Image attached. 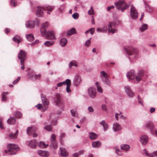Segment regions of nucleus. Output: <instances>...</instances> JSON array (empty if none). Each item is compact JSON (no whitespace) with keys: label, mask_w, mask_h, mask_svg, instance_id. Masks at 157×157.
Listing matches in <instances>:
<instances>
[{"label":"nucleus","mask_w":157,"mask_h":157,"mask_svg":"<svg viewBox=\"0 0 157 157\" xmlns=\"http://www.w3.org/2000/svg\"><path fill=\"white\" fill-rule=\"evenodd\" d=\"M82 81L80 76L78 74H76L73 80V83L75 86H77L79 85Z\"/></svg>","instance_id":"9d476101"},{"label":"nucleus","mask_w":157,"mask_h":157,"mask_svg":"<svg viewBox=\"0 0 157 157\" xmlns=\"http://www.w3.org/2000/svg\"><path fill=\"white\" fill-rule=\"evenodd\" d=\"M115 150L116 153L117 154V155L119 156H121L122 155V153L120 149L117 148V147H116L115 148Z\"/></svg>","instance_id":"49530a36"},{"label":"nucleus","mask_w":157,"mask_h":157,"mask_svg":"<svg viewBox=\"0 0 157 157\" xmlns=\"http://www.w3.org/2000/svg\"><path fill=\"white\" fill-rule=\"evenodd\" d=\"M38 155L41 156L47 157L50 155L49 152L47 151H45L42 150H39L38 151Z\"/></svg>","instance_id":"a211bd4d"},{"label":"nucleus","mask_w":157,"mask_h":157,"mask_svg":"<svg viewBox=\"0 0 157 157\" xmlns=\"http://www.w3.org/2000/svg\"><path fill=\"white\" fill-rule=\"evenodd\" d=\"M48 144H46L44 142L40 141L39 142V146L41 148H45L47 147Z\"/></svg>","instance_id":"79ce46f5"},{"label":"nucleus","mask_w":157,"mask_h":157,"mask_svg":"<svg viewBox=\"0 0 157 157\" xmlns=\"http://www.w3.org/2000/svg\"><path fill=\"white\" fill-rule=\"evenodd\" d=\"M49 25V24L47 21L42 24L40 29L41 34L43 36L47 38V39H55L56 37L54 35L53 32L47 31L46 29Z\"/></svg>","instance_id":"f257e3e1"},{"label":"nucleus","mask_w":157,"mask_h":157,"mask_svg":"<svg viewBox=\"0 0 157 157\" xmlns=\"http://www.w3.org/2000/svg\"><path fill=\"white\" fill-rule=\"evenodd\" d=\"M101 109L102 110L106 111L107 110L106 105L105 104L102 105H101Z\"/></svg>","instance_id":"69168bd1"},{"label":"nucleus","mask_w":157,"mask_h":157,"mask_svg":"<svg viewBox=\"0 0 157 157\" xmlns=\"http://www.w3.org/2000/svg\"><path fill=\"white\" fill-rule=\"evenodd\" d=\"M44 129L49 131H51L52 130V127L50 125H47L44 127Z\"/></svg>","instance_id":"de8ad7c7"},{"label":"nucleus","mask_w":157,"mask_h":157,"mask_svg":"<svg viewBox=\"0 0 157 157\" xmlns=\"http://www.w3.org/2000/svg\"><path fill=\"white\" fill-rule=\"evenodd\" d=\"M124 90L128 96L129 97L132 98L134 95L133 92L131 90L130 87L128 86H126L124 87Z\"/></svg>","instance_id":"2eb2a0df"},{"label":"nucleus","mask_w":157,"mask_h":157,"mask_svg":"<svg viewBox=\"0 0 157 157\" xmlns=\"http://www.w3.org/2000/svg\"><path fill=\"white\" fill-rule=\"evenodd\" d=\"M144 71L140 70L137 73V75L135 76V79L136 81L139 82L142 80L144 76Z\"/></svg>","instance_id":"9b49d317"},{"label":"nucleus","mask_w":157,"mask_h":157,"mask_svg":"<svg viewBox=\"0 0 157 157\" xmlns=\"http://www.w3.org/2000/svg\"><path fill=\"white\" fill-rule=\"evenodd\" d=\"M148 25L147 24H143L140 28V30L141 32H143L144 31L147 30L148 28Z\"/></svg>","instance_id":"e433bc0d"},{"label":"nucleus","mask_w":157,"mask_h":157,"mask_svg":"<svg viewBox=\"0 0 157 157\" xmlns=\"http://www.w3.org/2000/svg\"><path fill=\"white\" fill-rule=\"evenodd\" d=\"M55 102L56 103V105L58 106L61 109L63 110L64 108V105L63 102L61 100V96L57 94L56 95L55 98Z\"/></svg>","instance_id":"0eeeda50"},{"label":"nucleus","mask_w":157,"mask_h":157,"mask_svg":"<svg viewBox=\"0 0 157 157\" xmlns=\"http://www.w3.org/2000/svg\"><path fill=\"white\" fill-rule=\"evenodd\" d=\"M95 29L94 28H92L85 32L86 34H88L90 33L91 35H93Z\"/></svg>","instance_id":"c9c22d12"},{"label":"nucleus","mask_w":157,"mask_h":157,"mask_svg":"<svg viewBox=\"0 0 157 157\" xmlns=\"http://www.w3.org/2000/svg\"><path fill=\"white\" fill-rule=\"evenodd\" d=\"M66 84L67 85L66 91L67 93L71 92L70 87L71 84V80L70 79H67L66 80Z\"/></svg>","instance_id":"4be33fe9"},{"label":"nucleus","mask_w":157,"mask_h":157,"mask_svg":"<svg viewBox=\"0 0 157 157\" xmlns=\"http://www.w3.org/2000/svg\"><path fill=\"white\" fill-rule=\"evenodd\" d=\"M20 77H19L16 79L15 80H14L13 82V84H16L17 83V82L20 80Z\"/></svg>","instance_id":"338daca9"},{"label":"nucleus","mask_w":157,"mask_h":157,"mask_svg":"<svg viewBox=\"0 0 157 157\" xmlns=\"http://www.w3.org/2000/svg\"><path fill=\"white\" fill-rule=\"evenodd\" d=\"M95 84L97 86L98 92L101 93H102L103 90L99 85V82H96L95 83Z\"/></svg>","instance_id":"4c0bfd02"},{"label":"nucleus","mask_w":157,"mask_h":157,"mask_svg":"<svg viewBox=\"0 0 157 157\" xmlns=\"http://www.w3.org/2000/svg\"><path fill=\"white\" fill-rule=\"evenodd\" d=\"M124 49L128 55V59L131 62L136 60L138 58V51L136 48L130 46L125 47Z\"/></svg>","instance_id":"f03ea898"},{"label":"nucleus","mask_w":157,"mask_h":157,"mask_svg":"<svg viewBox=\"0 0 157 157\" xmlns=\"http://www.w3.org/2000/svg\"><path fill=\"white\" fill-rule=\"evenodd\" d=\"M114 4L116 6V9L121 11L122 12H124L125 10L128 9L129 6V5L127 4L124 1L116 2Z\"/></svg>","instance_id":"20e7f679"},{"label":"nucleus","mask_w":157,"mask_h":157,"mask_svg":"<svg viewBox=\"0 0 157 157\" xmlns=\"http://www.w3.org/2000/svg\"><path fill=\"white\" fill-rule=\"evenodd\" d=\"M16 121V119L14 117H10L7 121L8 124H14L15 123Z\"/></svg>","instance_id":"c85d7f7f"},{"label":"nucleus","mask_w":157,"mask_h":157,"mask_svg":"<svg viewBox=\"0 0 157 157\" xmlns=\"http://www.w3.org/2000/svg\"><path fill=\"white\" fill-rule=\"evenodd\" d=\"M22 38H21L20 36L18 35H16L14 37H13L12 39H22Z\"/></svg>","instance_id":"0e129e2a"},{"label":"nucleus","mask_w":157,"mask_h":157,"mask_svg":"<svg viewBox=\"0 0 157 157\" xmlns=\"http://www.w3.org/2000/svg\"><path fill=\"white\" fill-rule=\"evenodd\" d=\"M91 43L90 40H87L85 43V45L86 47L89 46Z\"/></svg>","instance_id":"e2e57ef3"},{"label":"nucleus","mask_w":157,"mask_h":157,"mask_svg":"<svg viewBox=\"0 0 157 157\" xmlns=\"http://www.w3.org/2000/svg\"><path fill=\"white\" fill-rule=\"evenodd\" d=\"M56 136L54 134H52L51 137V142L56 141Z\"/></svg>","instance_id":"6e6d98bb"},{"label":"nucleus","mask_w":157,"mask_h":157,"mask_svg":"<svg viewBox=\"0 0 157 157\" xmlns=\"http://www.w3.org/2000/svg\"><path fill=\"white\" fill-rule=\"evenodd\" d=\"M71 112L72 116L75 117H77L78 115L77 114L75 110L73 109H71Z\"/></svg>","instance_id":"864d4df0"},{"label":"nucleus","mask_w":157,"mask_h":157,"mask_svg":"<svg viewBox=\"0 0 157 157\" xmlns=\"http://www.w3.org/2000/svg\"><path fill=\"white\" fill-rule=\"evenodd\" d=\"M16 0H11L10 4L11 6L15 7L16 6Z\"/></svg>","instance_id":"4d7b16f0"},{"label":"nucleus","mask_w":157,"mask_h":157,"mask_svg":"<svg viewBox=\"0 0 157 157\" xmlns=\"http://www.w3.org/2000/svg\"><path fill=\"white\" fill-rule=\"evenodd\" d=\"M100 124L101 125L103 128V130L104 131L107 130L109 128L108 124L105 122V120H102L100 123Z\"/></svg>","instance_id":"aec40b11"},{"label":"nucleus","mask_w":157,"mask_h":157,"mask_svg":"<svg viewBox=\"0 0 157 157\" xmlns=\"http://www.w3.org/2000/svg\"><path fill=\"white\" fill-rule=\"evenodd\" d=\"M25 37L27 39H34L35 38L32 33L25 35Z\"/></svg>","instance_id":"c03bdc74"},{"label":"nucleus","mask_w":157,"mask_h":157,"mask_svg":"<svg viewBox=\"0 0 157 157\" xmlns=\"http://www.w3.org/2000/svg\"><path fill=\"white\" fill-rule=\"evenodd\" d=\"M84 151H82L79 152L78 153H74L73 155V157H78L80 155L84 153Z\"/></svg>","instance_id":"8fccbe9b"},{"label":"nucleus","mask_w":157,"mask_h":157,"mask_svg":"<svg viewBox=\"0 0 157 157\" xmlns=\"http://www.w3.org/2000/svg\"><path fill=\"white\" fill-rule=\"evenodd\" d=\"M101 143L99 141H94L92 143V145L94 148H98L101 146Z\"/></svg>","instance_id":"c756f323"},{"label":"nucleus","mask_w":157,"mask_h":157,"mask_svg":"<svg viewBox=\"0 0 157 157\" xmlns=\"http://www.w3.org/2000/svg\"><path fill=\"white\" fill-rule=\"evenodd\" d=\"M27 57L26 52L21 50L18 54V58L20 60V61H24L26 59Z\"/></svg>","instance_id":"1a4fd4ad"},{"label":"nucleus","mask_w":157,"mask_h":157,"mask_svg":"<svg viewBox=\"0 0 157 157\" xmlns=\"http://www.w3.org/2000/svg\"><path fill=\"white\" fill-rule=\"evenodd\" d=\"M25 26L28 28H33L35 26L34 22L33 21H28L25 24Z\"/></svg>","instance_id":"6ab92c4d"},{"label":"nucleus","mask_w":157,"mask_h":157,"mask_svg":"<svg viewBox=\"0 0 157 157\" xmlns=\"http://www.w3.org/2000/svg\"><path fill=\"white\" fill-rule=\"evenodd\" d=\"M42 102L44 104V105L45 106L43 107V109H44V110H46L47 108V107L46 106H48L49 104V101L47 99L46 100H44V101H42Z\"/></svg>","instance_id":"a19ab883"},{"label":"nucleus","mask_w":157,"mask_h":157,"mask_svg":"<svg viewBox=\"0 0 157 157\" xmlns=\"http://www.w3.org/2000/svg\"><path fill=\"white\" fill-rule=\"evenodd\" d=\"M34 75L31 74V73H29L27 75L28 77L31 79L33 80L34 78Z\"/></svg>","instance_id":"13d9d810"},{"label":"nucleus","mask_w":157,"mask_h":157,"mask_svg":"<svg viewBox=\"0 0 157 157\" xmlns=\"http://www.w3.org/2000/svg\"><path fill=\"white\" fill-rule=\"evenodd\" d=\"M130 12V16L132 19H136L137 18V11L133 5H132L131 6Z\"/></svg>","instance_id":"6e6552de"},{"label":"nucleus","mask_w":157,"mask_h":157,"mask_svg":"<svg viewBox=\"0 0 157 157\" xmlns=\"http://www.w3.org/2000/svg\"><path fill=\"white\" fill-rule=\"evenodd\" d=\"M66 83V80L65 81L58 83L57 84V87H60L62 85L65 84Z\"/></svg>","instance_id":"bf43d9fd"},{"label":"nucleus","mask_w":157,"mask_h":157,"mask_svg":"<svg viewBox=\"0 0 157 157\" xmlns=\"http://www.w3.org/2000/svg\"><path fill=\"white\" fill-rule=\"evenodd\" d=\"M33 80H39L41 77L40 74L34 75Z\"/></svg>","instance_id":"3c124183"},{"label":"nucleus","mask_w":157,"mask_h":157,"mask_svg":"<svg viewBox=\"0 0 157 157\" xmlns=\"http://www.w3.org/2000/svg\"><path fill=\"white\" fill-rule=\"evenodd\" d=\"M55 7L53 6H48L46 7L45 10H48L47 13L50 14V12H51L52 10L54 9Z\"/></svg>","instance_id":"f704fd0d"},{"label":"nucleus","mask_w":157,"mask_h":157,"mask_svg":"<svg viewBox=\"0 0 157 157\" xmlns=\"http://www.w3.org/2000/svg\"><path fill=\"white\" fill-rule=\"evenodd\" d=\"M44 9L41 7L37 6V9L36 14L37 16L38 17H42L44 14L43 10Z\"/></svg>","instance_id":"dca6fc26"},{"label":"nucleus","mask_w":157,"mask_h":157,"mask_svg":"<svg viewBox=\"0 0 157 157\" xmlns=\"http://www.w3.org/2000/svg\"><path fill=\"white\" fill-rule=\"evenodd\" d=\"M96 31L98 33H105L107 32V27H104L102 28H98L97 29Z\"/></svg>","instance_id":"bb28decb"},{"label":"nucleus","mask_w":157,"mask_h":157,"mask_svg":"<svg viewBox=\"0 0 157 157\" xmlns=\"http://www.w3.org/2000/svg\"><path fill=\"white\" fill-rule=\"evenodd\" d=\"M89 136L91 139L94 140L97 138L98 135L93 132H92L89 133Z\"/></svg>","instance_id":"7c9ffc66"},{"label":"nucleus","mask_w":157,"mask_h":157,"mask_svg":"<svg viewBox=\"0 0 157 157\" xmlns=\"http://www.w3.org/2000/svg\"><path fill=\"white\" fill-rule=\"evenodd\" d=\"M100 77L101 78L103 76V78H109V76L104 71H102L100 72Z\"/></svg>","instance_id":"ea45409f"},{"label":"nucleus","mask_w":157,"mask_h":157,"mask_svg":"<svg viewBox=\"0 0 157 157\" xmlns=\"http://www.w3.org/2000/svg\"><path fill=\"white\" fill-rule=\"evenodd\" d=\"M114 7L115 6L113 5L108 6L107 8V10L108 11H109L111 10V9H113Z\"/></svg>","instance_id":"774afa93"},{"label":"nucleus","mask_w":157,"mask_h":157,"mask_svg":"<svg viewBox=\"0 0 157 157\" xmlns=\"http://www.w3.org/2000/svg\"><path fill=\"white\" fill-rule=\"evenodd\" d=\"M17 132L18 130H17L15 133H10L9 135L10 138L12 139H15L17 138Z\"/></svg>","instance_id":"473e14b6"},{"label":"nucleus","mask_w":157,"mask_h":157,"mask_svg":"<svg viewBox=\"0 0 157 157\" xmlns=\"http://www.w3.org/2000/svg\"><path fill=\"white\" fill-rule=\"evenodd\" d=\"M143 128L144 129H149L151 134L157 136V130L155 129L154 126L151 122L147 121L143 125Z\"/></svg>","instance_id":"7ed1b4c3"},{"label":"nucleus","mask_w":157,"mask_h":157,"mask_svg":"<svg viewBox=\"0 0 157 157\" xmlns=\"http://www.w3.org/2000/svg\"><path fill=\"white\" fill-rule=\"evenodd\" d=\"M51 144L50 145V147L51 148L53 149H56L58 147L57 145V143L56 141H54L53 142H51Z\"/></svg>","instance_id":"72a5a7b5"},{"label":"nucleus","mask_w":157,"mask_h":157,"mask_svg":"<svg viewBox=\"0 0 157 157\" xmlns=\"http://www.w3.org/2000/svg\"><path fill=\"white\" fill-rule=\"evenodd\" d=\"M54 42L53 41H47L44 43V44L45 45L48 47L52 45Z\"/></svg>","instance_id":"a18cd8bd"},{"label":"nucleus","mask_w":157,"mask_h":157,"mask_svg":"<svg viewBox=\"0 0 157 157\" xmlns=\"http://www.w3.org/2000/svg\"><path fill=\"white\" fill-rule=\"evenodd\" d=\"M127 76L129 79H133L135 78L136 73L134 70H132L127 74Z\"/></svg>","instance_id":"f3484780"},{"label":"nucleus","mask_w":157,"mask_h":157,"mask_svg":"<svg viewBox=\"0 0 157 157\" xmlns=\"http://www.w3.org/2000/svg\"><path fill=\"white\" fill-rule=\"evenodd\" d=\"M79 14L77 13H75L73 14L72 15L73 18L75 19H77L79 17Z\"/></svg>","instance_id":"603ef678"},{"label":"nucleus","mask_w":157,"mask_h":157,"mask_svg":"<svg viewBox=\"0 0 157 157\" xmlns=\"http://www.w3.org/2000/svg\"><path fill=\"white\" fill-rule=\"evenodd\" d=\"M130 148V146L129 145L126 144H123L121 145V149L125 151H128Z\"/></svg>","instance_id":"cd10ccee"},{"label":"nucleus","mask_w":157,"mask_h":157,"mask_svg":"<svg viewBox=\"0 0 157 157\" xmlns=\"http://www.w3.org/2000/svg\"><path fill=\"white\" fill-rule=\"evenodd\" d=\"M34 40H28L31 43H27L28 45L30 44L32 46L34 45L39 42V40H35V41H33Z\"/></svg>","instance_id":"2f4dec72"},{"label":"nucleus","mask_w":157,"mask_h":157,"mask_svg":"<svg viewBox=\"0 0 157 157\" xmlns=\"http://www.w3.org/2000/svg\"><path fill=\"white\" fill-rule=\"evenodd\" d=\"M88 14L91 15L94 14V11L92 6L91 7L90 9L89 10L88 12Z\"/></svg>","instance_id":"5fc2aeb1"},{"label":"nucleus","mask_w":157,"mask_h":157,"mask_svg":"<svg viewBox=\"0 0 157 157\" xmlns=\"http://www.w3.org/2000/svg\"><path fill=\"white\" fill-rule=\"evenodd\" d=\"M8 94V92H3L2 95V101H6L7 100V98L6 96Z\"/></svg>","instance_id":"58836bf2"},{"label":"nucleus","mask_w":157,"mask_h":157,"mask_svg":"<svg viewBox=\"0 0 157 157\" xmlns=\"http://www.w3.org/2000/svg\"><path fill=\"white\" fill-rule=\"evenodd\" d=\"M33 21L34 22V26H35V25L37 26L38 25L40 24V22L38 19H36L34 20Z\"/></svg>","instance_id":"680f3d73"},{"label":"nucleus","mask_w":157,"mask_h":157,"mask_svg":"<svg viewBox=\"0 0 157 157\" xmlns=\"http://www.w3.org/2000/svg\"><path fill=\"white\" fill-rule=\"evenodd\" d=\"M7 148L9 149L8 151L5 150V152L6 153L10 155L15 154L17 151L19 149L17 145L15 144H10L7 146Z\"/></svg>","instance_id":"39448f33"},{"label":"nucleus","mask_w":157,"mask_h":157,"mask_svg":"<svg viewBox=\"0 0 157 157\" xmlns=\"http://www.w3.org/2000/svg\"><path fill=\"white\" fill-rule=\"evenodd\" d=\"M35 132V130L33 127H28L26 130L27 133L29 135H31Z\"/></svg>","instance_id":"393cba45"},{"label":"nucleus","mask_w":157,"mask_h":157,"mask_svg":"<svg viewBox=\"0 0 157 157\" xmlns=\"http://www.w3.org/2000/svg\"><path fill=\"white\" fill-rule=\"evenodd\" d=\"M121 126L118 123H114L113 125V129L114 132H116L121 130Z\"/></svg>","instance_id":"412c9836"},{"label":"nucleus","mask_w":157,"mask_h":157,"mask_svg":"<svg viewBox=\"0 0 157 157\" xmlns=\"http://www.w3.org/2000/svg\"><path fill=\"white\" fill-rule=\"evenodd\" d=\"M67 40H60L59 44L62 47L65 46L67 43Z\"/></svg>","instance_id":"37998d69"},{"label":"nucleus","mask_w":157,"mask_h":157,"mask_svg":"<svg viewBox=\"0 0 157 157\" xmlns=\"http://www.w3.org/2000/svg\"><path fill=\"white\" fill-rule=\"evenodd\" d=\"M117 25L115 21H110L108 25V32L109 33H114L118 31L116 29Z\"/></svg>","instance_id":"423d86ee"},{"label":"nucleus","mask_w":157,"mask_h":157,"mask_svg":"<svg viewBox=\"0 0 157 157\" xmlns=\"http://www.w3.org/2000/svg\"><path fill=\"white\" fill-rule=\"evenodd\" d=\"M72 66H74L75 67H77V63L76 60H72L68 64V67L69 68H71Z\"/></svg>","instance_id":"a878e982"},{"label":"nucleus","mask_w":157,"mask_h":157,"mask_svg":"<svg viewBox=\"0 0 157 157\" xmlns=\"http://www.w3.org/2000/svg\"><path fill=\"white\" fill-rule=\"evenodd\" d=\"M88 94L90 97L94 98L96 95V90L94 87H90L88 90Z\"/></svg>","instance_id":"f8f14e48"},{"label":"nucleus","mask_w":157,"mask_h":157,"mask_svg":"<svg viewBox=\"0 0 157 157\" xmlns=\"http://www.w3.org/2000/svg\"><path fill=\"white\" fill-rule=\"evenodd\" d=\"M76 33V30L74 28L69 29L67 31V36H70Z\"/></svg>","instance_id":"5701e85b"},{"label":"nucleus","mask_w":157,"mask_h":157,"mask_svg":"<svg viewBox=\"0 0 157 157\" xmlns=\"http://www.w3.org/2000/svg\"><path fill=\"white\" fill-rule=\"evenodd\" d=\"M148 137L145 135H143L140 136V141L143 145H145L148 142Z\"/></svg>","instance_id":"4468645a"},{"label":"nucleus","mask_w":157,"mask_h":157,"mask_svg":"<svg viewBox=\"0 0 157 157\" xmlns=\"http://www.w3.org/2000/svg\"><path fill=\"white\" fill-rule=\"evenodd\" d=\"M138 102L139 103V104H141L142 106H143V102L142 100L140 98V96L139 95L138 96Z\"/></svg>","instance_id":"052dcab7"},{"label":"nucleus","mask_w":157,"mask_h":157,"mask_svg":"<svg viewBox=\"0 0 157 157\" xmlns=\"http://www.w3.org/2000/svg\"><path fill=\"white\" fill-rule=\"evenodd\" d=\"M26 143L30 147L32 148H36L37 141L33 139L29 141H26Z\"/></svg>","instance_id":"ddd939ff"},{"label":"nucleus","mask_w":157,"mask_h":157,"mask_svg":"<svg viewBox=\"0 0 157 157\" xmlns=\"http://www.w3.org/2000/svg\"><path fill=\"white\" fill-rule=\"evenodd\" d=\"M60 150L61 156L64 157H66L68 156V154L64 148H61L60 147Z\"/></svg>","instance_id":"b1692460"},{"label":"nucleus","mask_w":157,"mask_h":157,"mask_svg":"<svg viewBox=\"0 0 157 157\" xmlns=\"http://www.w3.org/2000/svg\"><path fill=\"white\" fill-rule=\"evenodd\" d=\"M15 116L17 117L21 118L22 116V114L19 112L16 111L14 113Z\"/></svg>","instance_id":"09e8293b"}]
</instances>
